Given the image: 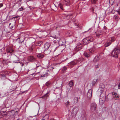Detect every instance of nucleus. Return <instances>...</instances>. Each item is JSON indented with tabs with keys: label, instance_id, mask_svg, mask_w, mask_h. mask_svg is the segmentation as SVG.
Returning a JSON list of instances; mask_svg holds the SVG:
<instances>
[{
	"label": "nucleus",
	"instance_id": "43",
	"mask_svg": "<svg viewBox=\"0 0 120 120\" xmlns=\"http://www.w3.org/2000/svg\"><path fill=\"white\" fill-rule=\"evenodd\" d=\"M115 19H116V20L118 19V16L117 15H115Z\"/></svg>",
	"mask_w": 120,
	"mask_h": 120
},
{
	"label": "nucleus",
	"instance_id": "23",
	"mask_svg": "<svg viewBox=\"0 0 120 120\" xmlns=\"http://www.w3.org/2000/svg\"><path fill=\"white\" fill-rule=\"evenodd\" d=\"M96 36L98 37H99L102 35V33L99 31H97L95 33Z\"/></svg>",
	"mask_w": 120,
	"mask_h": 120
},
{
	"label": "nucleus",
	"instance_id": "11",
	"mask_svg": "<svg viewBox=\"0 0 120 120\" xmlns=\"http://www.w3.org/2000/svg\"><path fill=\"white\" fill-rule=\"evenodd\" d=\"M25 39V38L24 36L21 37L19 38L17 40H18V42L19 43H21L23 42Z\"/></svg>",
	"mask_w": 120,
	"mask_h": 120
},
{
	"label": "nucleus",
	"instance_id": "5",
	"mask_svg": "<svg viewBox=\"0 0 120 120\" xmlns=\"http://www.w3.org/2000/svg\"><path fill=\"white\" fill-rule=\"evenodd\" d=\"M92 93V90L90 89L88 91L87 94V98L88 99H90L91 98Z\"/></svg>",
	"mask_w": 120,
	"mask_h": 120
},
{
	"label": "nucleus",
	"instance_id": "18",
	"mask_svg": "<svg viewBox=\"0 0 120 120\" xmlns=\"http://www.w3.org/2000/svg\"><path fill=\"white\" fill-rule=\"evenodd\" d=\"M44 55L42 53H39L38 54L37 56V57L40 59H41L43 58L44 57Z\"/></svg>",
	"mask_w": 120,
	"mask_h": 120
},
{
	"label": "nucleus",
	"instance_id": "32",
	"mask_svg": "<svg viewBox=\"0 0 120 120\" xmlns=\"http://www.w3.org/2000/svg\"><path fill=\"white\" fill-rule=\"evenodd\" d=\"M49 75V74L48 73H45V74H44V75H41V77H47L48 75Z\"/></svg>",
	"mask_w": 120,
	"mask_h": 120
},
{
	"label": "nucleus",
	"instance_id": "36",
	"mask_svg": "<svg viewBox=\"0 0 120 120\" xmlns=\"http://www.w3.org/2000/svg\"><path fill=\"white\" fill-rule=\"evenodd\" d=\"M65 104L66 106H68L69 104V101L68 100L67 101V102H66L65 103Z\"/></svg>",
	"mask_w": 120,
	"mask_h": 120
},
{
	"label": "nucleus",
	"instance_id": "8",
	"mask_svg": "<svg viewBox=\"0 0 120 120\" xmlns=\"http://www.w3.org/2000/svg\"><path fill=\"white\" fill-rule=\"evenodd\" d=\"M28 60L30 62H34L35 61L36 59L34 56H30L28 57Z\"/></svg>",
	"mask_w": 120,
	"mask_h": 120
},
{
	"label": "nucleus",
	"instance_id": "61",
	"mask_svg": "<svg viewBox=\"0 0 120 120\" xmlns=\"http://www.w3.org/2000/svg\"><path fill=\"white\" fill-rule=\"evenodd\" d=\"M11 24V23H10L9 24V26H10V25Z\"/></svg>",
	"mask_w": 120,
	"mask_h": 120
},
{
	"label": "nucleus",
	"instance_id": "4",
	"mask_svg": "<svg viewBox=\"0 0 120 120\" xmlns=\"http://www.w3.org/2000/svg\"><path fill=\"white\" fill-rule=\"evenodd\" d=\"M96 104L95 102H93L90 104V110L92 112L96 111L97 109Z\"/></svg>",
	"mask_w": 120,
	"mask_h": 120
},
{
	"label": "nucleus",
	"instance_id": "1",
	"mask_svg": "<svg viewBox=\"0 0 120 120\" xmlns=\"http://www.w3.org/2000/svg\"><path fill=\"white\" fill-rule=\"evenodd\" d=\"M51 45L49 42H46L44 45V48L45 50V51L46 55L49 54L51 51V49H50Z\"/></svg>",
	"mask_w": 120,
	"mask_h": 120
},
{
	"label": "nucleus",
	"instance_id": "2",
	"mask_svg": "<svg viewBox=\"0 0 120 120\" xmlns=\"http://www.w3.org/2000/svg\"><path fill=\"white\" fill-rule=\"evenodd\" d=\"M120 52V50L119 48L116 47L114 49L111 53L112 56L115 58H117L118 56V55Z\"/></svg>",
	"mask_w": 120,
	"mask_h": 120
},
{
	"label": "nucleus",
	"instance_id": "13",
	"mask_svg": "<svg viewBox=\"0 0 120 120\" xmlns=\"http://www.w3.org/2000/svg\"><path fill=\"white\" fill-rule=\"evenodd\" d=\"M6 51L8 53H11L13 52L14 50L11 47H9L7 49Z\"/></svg>",
	"mask_w": 120,
	"mask_h": 120
},
{
	"label": "nucleus",
	"instance_id": "20",
	"mask_svg": "<svg viewBox=\"0 0 120 120\" xmlns=\"http://www.w3.org/2000/svg\"><path fill=\"white\" fill-rule=\"evenodd\" d=\"M56 38V39H57V41L58 42V44H59V45L60 46L64 45V44H61V43L62 42V41H60V38H59L58 37L57 38Z\"/></svg>",
	"mask_w": 120,
	"mask_h": 120
},
{
	"label": "nucleus",
	"instance_id": "34",
	"mask_svg": "<svg viewBox=\"0 0 120 120\" xmlns=\"http://www.w3.org/2000/svg\"><path fill=\"white\" fill-rule=\"evenodd\" d=\"M114 1V0H109V2L110 4H112Z\"/></svg>",
	"mask_w": 120,
	"mask_h": 120
},
{
	"label": "nucleus",
	"instance_id": "14",
	"mask_svg": "<svg viewBox=\"0 0 120 120\" xmlns=\"http://www.w3.org/2000/svg\"><path fill=\"white\" fill-rule=\"evenodd\" d=\"M50 92V91H49L46 94H45L44 95L42 96L41 98H42L45 99H47V97L49 96V93Z\"/></svg>",
	"mask_w": 120,
	"mask_h": 120
},
{
	"label": "nucleus",
	"instance_id": "17",
	"mask_svg": "<svg viewBox=\"0 0 120 120\" xmlns=\"http://www.w3.org/2000/svg\"><path fill=\"white\" fill-rule=\"evenodd\" d=\"M116 39V36H113L109 38V40L112 42L115 41Z\"/></svg>",
	"mask_w": 120,
	"mask_h": 120
},
{
	"label": "nucleus",
	"instance_id": "60",
	"mask_svg": "<svg viewBox=\"0 0 120 120\" xmlns=\"http://www.w3.org/2000/svg\"><path fill=\"white\" fill-rule=\"evenodd\" d=\"M34 74V73H31L30 74V75H33Z\"/></svg>",
	"mask_w": 120,
	"mask_h": 120
},
{
	"label": "nucleus",
	"instance_id": "6",
	"mask_svg": "<svg viewBox=\"0 0 120 120\" xmlns=\"http://www.w3.org/2000/svg\"><path fill=\"white\" fill-rule=\"evenodd\" d=\"M78 111V108L76 107H74L72 110L71 114L75 116Z\"/></svg>",
	"mask_w": 120,
	"mask_h": 120
},
{
	"label": "nucleus",
	"instance_id": "26",
	"mask_svg": "<svg viewBox=\"0 0 120 120\" xmlns=\"http://www.w3.org/2000/svg\"><path fill=\"white\" fill-rule=\"evenodd\" d=\"M51 85L52 83L49 81H48L45 84V85L48 87L50 86Z\"/></svg>",
	"mask_w": 120,
	"mask_h": 120
},
{
	"label": "nucleus",
	"instance_id": "50",
	"mask_svg": "<svg viewBox=\"0 0 120 120\" xmlns=\"http://www.w3.org/2000/svg\"><path fill=\"white\" fill-rule=\"evenodd\" d=\"M53 42L55 44L56 43L57 41L56 40H54L53 41Z\"/></svg>",
	"mask_w": 120,
	"mask_h": 120
},
{
	"label": "nucleus",
	"instance_id": "56",
	"mask_svg": "<svg viewBox=\"0 0 120 120\" xmlns=\"http://www.w3.org/2000/svg\"><path fill=\"white\" fill-rule=\"evenodd\" d=\"M95 67L96 68H98V65H95Z\"/></svg>",
	"mask_w": 120,
	"mask_h": 120
},
{
	"label": "nucleus",
	"instance_id": "12",
	"mask_svg": "<svg viewBox=\"0 0 120 120\" xmlns=\"http://www.w3.org/2000/svg\"><path fill=\"white\" fill-rule=\"evenodd\" d=\"M36 46L35 45L33 44L30 46L29 49L30 50L31 52H32L35 50L36 49Z\"/></svg>",
	"mask_w": 120,
	"mask_h": 120
},
{
	"label": "nucleus",
	"instance_id": "22",
	"mask_svg": "<svg viewBox=\"0 0 120 120\" xmlns=\"http://www.w3.org/2000/svg\"><path fill=\"white\" fill-rule=\"evenodd\" d=\"M49 117V115L48 114H46L44 116L42 120H48Z\"/></svg>",
	"mask_w": 120,
	"mask_h": 120
},
{
	"label": "nucleus",
	"instance_id": "30",
	"mask_svg": "<svg viewBox=\"0 0 120 120\" xmlns=\"http://www.w3.org/2000/svg\"><path fill=\"white\" fill-rule=\"evenodd\" d=\"M74 100L75 103H77L78 101V98L76 97H75L74 99Z\"/></svg>",
	"mask_w": 120,
	"mask_h": 120
},
{
	"label": "nucleus",
	"instance_id": "38",
	"mask_svg": "<svg viewBox=\"0 0 120 120\" xmlns=\"http://www.w3.org/2000/svg\"><path fill=\"white\" fill-rule=\"evenodd\" d=\"M92 1L93 3L95 4L98 1V0H92Z\"/></svg>",
	"mask_w": 120,
	"mask_h": 120
},
{
	"label": "nucleus",
	"instance_id": "45",
	"mask_svg": "<svg viewBox=\"0 0 120 120\" xmlns=\"http://www.w3.org/2000/svg\"><path fill=\"white\" fill-rule=\"evenodd\" d=\"M19 63H20V65L22 66H23L24 65V64L20 62Z\"/></svg>",
	"mask_w": 120,
	"mask_h": 120
},
{
	"label": "nucleus",
	"instance_id": "49",
	"mask_svg": "<svg viewBox=\"0 0 120 120\" xmlns=\"http://www.w3.org/2000/svg\"><path fill=\"white\" fill-rule=\"evenodd\" d=\"M103 28H104L105 30H106L107 29V27L105 26H104V27Z\"/></svg>",
	"mask_w": 120,
	"mask_h": 120
},
{
	"label": "nucleus",
	"instance_id": "52",
	"mask_svg": "<svg viewBox=\"0 0 120 120\" xmlns=\"http://www.w3.org/2000/svg\"><path fill=\"white\" fill-rule=\"evenodd\" d=\"M50 67V68H50V70H52L54 68L52 67Z\"/></svg>",
	"mask_w": 120,
	"mask_h": 120
},
{
	"label": "nucleus",
	"instance_id": "57",
	"mask_svg": "<svg viewBox=\"0 0 120 120\" xmlns=\"http://www.w3.org/2000/svg\"><path fill=\"white\" fill-rule=\"evenodd\" d=\"M31 71V70H28V71H27L28 73L29 72V71Z\"/></svg>",
	"mask_w": 120,
	"mask_h": 120
},
{
	"label": "nucleus",
	"instance_id": "9",
	"mask_svg": "<svg viewBox=\"0 0 120 120\" xmlns=\"http://www.w3.org/2000/svg\"><path fill=\"white\" fill-rule=\"evenodd\" d=\"M112 95L113 96H114L115 98H118L120 96H119L117 95V94L116 93H114V94L113 93H111L108 94V98L109 96H112Z\"/></svg>",
	"mask_w": 120,
	"mask_h": 120
},
{
	"label": "nucleus",
	"instance_id": "33",
	"mask_svg": "<svg viewBox=\"0 0 120 120\" xmlns=\"http://www.w3.org/2000/svg\"><path fill=\"white\" fill-rule=\"evenodd\" d=\"M59 7L62 10H63V5L62 4H59Z\"/></svg>",
	"mask_w": 120,
	"mask_h": 120
},
{
	"label": "nucleus",
	"instance_id": "40",
	"mask_svg": "<svg viewBox=\"0 0 120 120\" xmlns=\"http://www.w3.org/2000/svg\"><path fill=\"white\" fill-rule=\"evenodd\" d=\"M101 96H100V99H101V100H102V101H104L105 100V98H106L105 97H104V98H103L102 99L101 98Z\"/></svg>",
	"mask_w": 120,
	"mask_h": 120
},
{
	"label": "nucleus",
	"instance_id": "7",
	"mask_svg": "<svg viewBox=\"0 0 120 120\" xmlns=\"http://www.w3.org/2000/svg\"><path fill=\"white\" fill-rule=\"evenodd\" d=\"M82 47V44L80 43H78L75 47V51H77L81 49Z\"/></svg>",
	"mask_w": 120,
	"mask_h": 120
},
{
	"label": "nucleus",
	"instance_id": "39",
	"mask_svg": "<svg viewBox=\"0 0 120 120\" xmlns=\"http://www.w3.org/2000/svg\"><path fill=\"white\" fill-rule=\"evenodd\" d=\"M19 17V16L18 15H17V16H15L14 17H12V18L11 19L13 20L14 19H15V18H18Z\"/></svg>",
	"mask_w": 120,
	"mask_h": 120
},
{
	"label": "nucleus",
	"instance_id": "42",
	"mask_svg": "<svg viewBox=\"0 0 120 120\" xmlns=\"http://www.w3.org/2000/svg\"><path fill=\"white\" fill-rule=\"evenodd\" d=\"M0 114L2 116L1 117L2 118L3 117L4 115H5V114L4 113H3L2 112V113L1 114V113H0Z\"/></svg>",
	"mask_w": 120,
	"mask_h": 120
},
{
	"label": "nucleus",
	"instance_id": "44",
	"mask_svg": "<svg viewBox=\"0 0 120 120\" xmlns=\"http://www.w3.org/2000/svg\"><path fill=\"white\" fill-rule=\"evenodd\" d=\"M29 8H30V10H33L34 9V8L33 7H31V6L29 7Z\"/></svg>",
	"mask_w": 120,
	"mask_h": 120
},
{
	"label": "nucleus",
	"instance_id": "29",
	"mask_svg": "<svg viewBox=\"0 0 120 120\" xmlns=\"http://www.w3.org/2000/svg\"><path fill=\"white\" fill-rule=\"evenodd\" d=\"M97 79H94L93 80L92 83L93 86H94V85L97 81Z\"/></svg>",
	"mask_w": 120,
	"mask_h": 120
},
{
	"label": "nucleus",
	"instance_id": "41",
	"mask_svg": "<svg viewBox=\"0 0 120 120\" xmlns=\"http://www.w3.org/2000/svg\"><path fill=\"white\" fill-rule=\"evenodd\" d=\"M23 10V8L22 7H21L19 9V11H21Z\"/></svg>",
	"mask_w": 120,
	"mask_h": 120
},
{
	"label": "nucleus",
	"instance_id": "10",
	"mask_svg": "<svg viewBox=\"0 0 120 120\" xmlns=\"http://www.w3.org/2000/svg\"><path fill=\"white\" fill-rule=\"evenodd\" d=\"M5 75V72H1L0 73V75L2 79L4 80L6 79V77Z\"/></svg>",
	"mask_w": 120,
	"mask_h": 120
},
{
	"label": "nucleus",
	"instance_id": "31",
	"mask_svg": "<svg viewBox=\"0 0 120 120\" xmlns=\"http://www.w3.org/2000/svg\"><path fill=\"white\" fill-rule=\"evenodd\" d=\"M76 63L74 61L71 62H70V64L71 65V66H73L76 64Z\"/></svg>",
	"mask_w": 120,
	"mask_h": 120
},
{
	"label": "nucleus",
	"instance_id": "51",
	"mask_svg": "<svg viewBox=\"0 0 120 120\" xmlns=\"http://www.w3.org/2000/svg\"><path fill=\"white\" fill-rule=\"evenodd\" d=\"M21 0H19V1H18L17 2L19 3H20L21 2Z\"/></svg>",
	"mask_w": 120,
	"mask_h": 120
},
{
	"label": "nucleus",
	"instance_id": "37",
	"mask_svg": "<svg viewBox=\"0 0 120 120\" xmlns=\"http://www.w3.org/2000/svg\"><path fill=\"white\" fill-rule=\"evenodd\" d=\"M18 59L17 60H15L13 61V63H20V62H18L19 60V59L18 58Z\"/></svg>",
	"mask_w": 120,
	"mask_h": 120
},
{
	"label": "nucleus",
	"instance_id": "3",
	"mask_svg": "<svg viewBox=\"0 0 120 120\" xmlns=\"http://www.w3.org/2000/svg\"><path fill=\"white\" fill-rule=\"evenodd\" d=\"M93 40L94 39L93 37L89 36L83 39L82 40V43L84 45H85L92 42Z\"/></svg>",
	"mask_w": 120,
	"mask_h": 120
},
{
	"label": "nucleus",
	"instance_id": "59",
	"mask_svg": "<svg viewBox=\"0 0 120 120\" xmlns=\"http://www.w3.org/2000/svg\"><path fill=\"white\" fill-rule=\"evenodd\" d=\"M50 120H54L53 119L51 118L50 119Z\"/></svg>",
	"mask_w": 120,
	"mask_h": 120
},
{
	"label": "nucleus",
	"instance_id": "47",
	"mask_svg": "<svg viewBox=\"0 0 120 120\" xmlns=\"http://www.w3.org/2000/svg\"><path fill=\"white\" fill-rule=\"evenodd\" d=\"M3 6V4L2 3L0 4V8H1Z\"/></svg>",
	"mask_w": 120,
	"mask_h": 120
},
{
	"label": "nucleus",
	"instance_id": "55",
	"mask_svg": "<svg viewBox=\"0 0 120 120\" xmlns=\"http://www.w3.org/2000/svg\"><path fill=\"white\" fill-rule=\"evenodd\" d=\"M92 8V12H93L94 11V9L93 8Z\"/></svg>",
	"mask_w": 120,
	"mask_h": 120
},
{
	"label": "nucleus",
	"instance_id": "48",
	"mask_svg": "<svg viewBox=\"0 0 120 120\" xmlns=\"http://www.w3.org/2000/svg\"><path fill=\"white\" fill-rule=\"evenodd\" d=\"M118 87L119 89H120V83L118 85Z\"/></svg>",
	"mask_w": 120,
	"mask_h": 120
},
{
	"label": "nucleus",
	"instance_id": "16",
	"mask_svg": "<svg viewBox=\"0 0 120 120\" xmlns=\"http://www.w3.org/2000/svg\"><path fill=\"white\" fill-rule=\"evenodd\" d=\"M89 51L92 53L93 54L96 52V48L94 47H93L89 50Z\"/></svg>",
	"mask_w": 120,
	"mask_h": 120
},
{
	"label": "nucleus",
	"instance_id": "19",
	"mask_svg": "<svg viewBox=\"0 0 120 120\" xmlns=\"http://www.w3.org/2000/svg\"><path fill=\"white\" fill-rule=\"evenodd\" d=\"M84 56L87 58L89 57L90 56V52H85L84 53Z\"/></svg>",
	"mask_w": 120,
	"mask_h": 120
},
{
	"label": "nucleus",
	"instance_id": "63",
	"mask_svg": "<svg viewBox=\"0 0 120 120\" xmlns=\"http://www.w3.org/2000/svg\"><path fill=\"white\" fill-rule=\"evenodd\" d=\"M25 91H24V92H23V93H24Z\"/></svg>",
	"mask_w": 120,
	"mask_h": 120
},
{
	"label": "nucleus",
	"instance_id": "21",
	"mask_svg": "<svg viewBox=\"0 0 120 120\" xmlns=\"http://www.w3.org/2000/svg\"><path fill=\"white\" fill-rule=\"evenodd\" d=\"M69 0H64V3L66 6L69 5Z\"/></svg>",
	"mask_w": 120,
	"mask_h": 120
},
{
	"label": "nucleus",
	"instance_id": "53",
	"mask_svg": "<svg viewBox=\"0 0 120 120\" xmlns=\"http://www.w3.org/2000/svg\"><path fill=\"white\" fill-rule=\"evenodd\" d=\"M0 94V97H4V95H3V96H2V95H1V94Z\"/></svg>",
	"mask_w": 120,
	"mask_h": 120
},
{
	"label": "nucleus",
	"instance_id": "27",
	"mask_svg": "<svg viewBox=\"0 0 120 120\" xmlns=\"http://www.w3.org/2000/svg\"><path fill=\"white\" fill-rule=\"evenodd\" d=\"M36 68L37 69L38 68H39L41 69L42 68V67L41 66V64L39 62L37 64H36Z\"/></svg>",
	"mask_w": 120,
	"mask_h": 120
},
{
	"label": "nucleus",
	"instance_id": "35",
	"mask_svg": "<svg viewBox=\"0 0 120 120\" xmlns=\"http://www.w3.org/2000/svg\"><path fill=\"white\" fill-rule=\"evenodd\" d=\"M67 68L66 67L64 66L63 68L62 69V70L64 72L65 71L67 70Z\"/></svg>",
	"mask_w": 120,
	"mask_h": 120
},
{
	"label": "nucleus",
	"instance_id": "25",
	"mask_svg": "<svg viewBox=\"0 0 120 120\" xmlns=\"http://www.w3.org/2000/svg\"><path fill=\"white\" fill-rule=\"evenodd\" d=\"M112 42L109 40L108 41L105 45V47H107L109 46L111 44Z\"/></svg>",
	"mask_w": 120,
	"mask_h": 120
},
{
	"label": "nucleus",
	"instance_id": "64",
	"mask_svg": "<svg viewBox=\"0 0 120 120\" xmlns=\"http://www.w3.org/2000/svg\"><path fill=\"white\" fill-rule=\"evenodd\" d=\"M12 111L14 112V111Z\"/></svg>",
	"mask_w": 120,
	"mask_h": 120
},
{
	"label": "nucleus",
	"instance_id": "46",
	"mask_svg": "<svg viewBox=\"0 0 120 120\" xmlns=\"http://www.w3.org/2000/svg\"><path fill=\"white\" fill-rule=\"evenodd\" d=\"M2 112L3 113H4L5 114V113L6 112V111H1L0 112L1 114L2 113Z\"/></svg>",
	"mask_w": 120,
	"mask_h": 120
},
{
	"label": "nucleus",
	"instance_id": "58",
	"mask_svg": "<svg viewBox=\"0 0 120 120\" xmlns=\"http://www.w3.org/2000/svg\"><path fill=\"white\" fill-rule=\"evenodd\" d=\"M118 13L120 15V11H118Z\"/></svg>",
	"mask_w": 120,
	"mask_h": 120
},
{
	"label": "nucleus",
	"instance_id": "15",
	"mask_svg": "<svg viewBox=\"0 0 120 120\" xmlns=\"http://www.w3.org/2000/svg\"><path fill=\"white\" fill-rule=\"evenodd\" d=\"M43 44V42L41 41H39L36 42V46H41Z\"/></svg>",
	"mask_w": 120,
	"mask_h": 120
},
{
	"label": "nucleus",
	"instance_id": "62",
	"mask_svg": "<svg viewBox=\"0 0 120 120\" xmlns=\"http://www.w3.org/2000/svg\"><path fill=\"white\" fill-rule=\"evenodd\" d=\"M12 90L11 91H11H13V90Z\"/></svg>",
	"mask_w": 120,
	"mask_h": 120
},
{
	"label": "nucleus",
	"instance_id": "54",
	"mask_svg": "<svg viewBox=\"0 0 120 120\" xmlns=\"http://www.w3.org/2000/svg\"><path fill=\"white\" fill-rule=\"evenodd\" d=\"M10 28L11 29H12L13 28V26H10Z\"/></svg>",
	"mask_w": 120,
	"mask_h": 120
},
{
	"label": "nucleus",
	"instance_id": "28",
	"mask_svg": "<svg viewBox=\"0 0 120 120\" xmlns=\"http://www.w3.org/2000/svg\"><path fill=\"white\" fill-rule=\"evenodd\" d=\"M68 85L69 86L71 87L73 86V82L71 81H70L69 82Z\"/></svg>",
	"mask_w": 120,
	"mask_h": 120
},
{
	"label": "nucleus",
	"instance_id": "24",
	"mask_svg": "<svg viewBox=\"0 0 120 120\" xmlns=\"http://www.w3.org/2000/svg\"><path fill=\"white\" fill-rule=\"evenodd\" d=\"M100 58V57H99L98 56H96L94 59V61L95 62H97L99 60Z\"/></svg>",
	"mask_w": 120,
	"mask_h": 120
}]
</instances>
